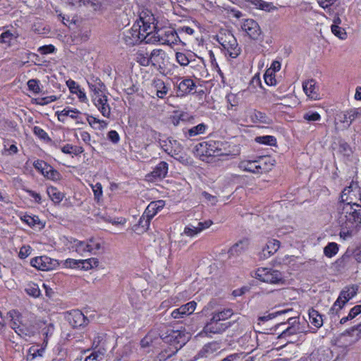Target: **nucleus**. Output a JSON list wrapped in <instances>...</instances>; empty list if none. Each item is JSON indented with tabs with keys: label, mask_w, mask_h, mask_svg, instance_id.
<instances>
[{
	"label": "nucleus",
	"mask_w": 361,
	"mask_h": 361,
	"mask_svg": "<svg viewBox=\"0 0 361 361\" xmlns=\"http://www.w3.org/2000/svg\"><path fill=\"white\" fill-rule=\"evenodd\" d=\"M355 331H357V338H360L361 337V323L359 324L357 326H355L352 328H350V329H348V330H345L343 334L342 335L343 336H346V335H348V336H353L354 334V332Z\"/></svg>",
	"instance_id": "680f3d73"
},
{
	"label": "nucleus",
	"mask_w": 361,
	"mask_h": 361,
	"mask_svg": "<svg viewBox=\"0 0 361 361\" xmlns=\"http://www.w3.org/2000/svg\"><path fill=\"white\" fill-rule=\"evenodd\" d=\"M238 319L233 322H222L220 320L212 317L210 320L205 324L203 331L205 334H220L226 331L229 327H231L235 322Z\"/></svg>",
	"instance_id": "0eeeda50"
},
{
	"label": "nucleus",
	"mask_w": 361,
	"mask_h": 361,
	"mask_svg": "<svg viewBox=\"0 0 361 361\" xmlns=\"http://www.w3.org/2000/svg\"><path fill=\"white\" fill-rule=\"evenodd\" d=\"M162 336H161L163 339H167V342H171L173 341L175 343L180 344V346L185 345L189 338V337L187 336L185 334L181 333L179 331H171V333L169 336L164 338Z\"/></svg>",
	"instance_id": "6ab92c4d"
},
{
	"label": "nucleus",
	"mask_w": 361,
	"mask_h": 361,
	"mask_svg": "<svg viewBox=\"0 0 361 361\" xmlns=\"http://www.w3.org/2000/svg\"><path fill=\"white\" fill-rule=\"evenodd\" d=\"M188 118V116L187 114L180 113L178 114H176L174 116H173L171 120H172V123L175 126H177L179 125L180 121H185Z\"/></svg>",
	"instance_id": "5fc2aeb1"
},
{
	"label": "nucleus",
	"mask_w": 361,
	"mask_h": 361,
	"mask_svg": "<svg viewBox=\"0 0 361 361\" xmlns=\"http://www.w3.org/2000/svg\"><path fill=\"white\" fill-rule=\"evenodd\" d=\"M248 245L249 242L247 239L241 240L230 248L228 253L230 255H238L246 250Z\"/></svg>",
	"instance_id": "393cba45"
},
{
	"label": "nucleus",
	"mask_w": 361,
	"mask_h": 361,
	"mask_svg": "<svg viewBox=\"0 0 361 361\" xmlns=\"http://www.w3.org/2000/svg\"><path fill=\"white\" fill-rule=\"evenodd\" d=\"M89 87L91 90L94 92V95L102 94H104V90H105L104 84L101 81L100 79L97 78L94 80V83H88Z\"/></svg>",
	"instance_id": "f704fd0d"
},
{
	"label": "nucleus",
	"mask_w": 361,
	"mask_h": 361,
	"mask_svg": "<svg viewBox=\"0 0 361 361\" xmlns=\"http://www.w3.org/2000/svg\"><path fill=\"white\" fill-rule=\"evenodd\" d=\"M240 168L243 169L244 171L254 173H261V171L259 170L261 166L258 165L257 160L241 162Z\"/></svg>",
	"instance_id": "c756f323"
},
{
	"label": "nucleus",
	"mask_w": 361,
	"mask_h": 361,
	"mask_svg": "<svg viewBox=\"0 0 361 361\" xmlns=\"http://www.w3.org/2000/svg\"><path fill=\"white\" fill-rule=\"evenodd\" d=\"M339 152L347 157H349L352 154V149L350 145L345 142H341L339 143Z\"/></svg>",
	"instance_id": "13d9d810"
},
{
	"label": "nucleus",
	"mask_w": 361,
	"mask_h": 361,
	"mask_svg": "<svg viewBox=\"0 0 361 361\" xmlns=\"http://www.w3.org/2000/svg\"><path fill=\"white\" fill-rule=\"evenodd\" d=\"M258 165L261 166L259 170L261 171V173L268 171L271 169V166L273 164L271 163V159L269 157H261L257 160Z\"/></svg>",
	"instance_id": "c9c22d12"
},
{
	"label": "nucleus",
	"mask_w": 361,
	"mask_h": 361,
	"mask_svg": "<svg viewBox=\"0 0 361 361\" xmlns=\"http://www.w3.org/2000/svg\"><path fill=\"white\" fill-rule=\"evenodd\" d=\"M300 328L299 326H289L286 328L281 334V337H286L287 336L294 335L300 333Z\"/></svg>",
	"instance_id": "3c124183"
},
{
	"label": "nucleus",
	"mask_w": 361,
	"mask_h": 361,
	"mask_svg": "<svg viewBox=\"0 0 361 361\" xmlns=\"http://www.w3.org/2000/svg\"><path fill=\"white\" fill-rule=\"evenodd\" d=\"M54 51H55V47L51 44L44 45V46L40 47L38 49V51L41 54H47L53 53V52H54Z\"/></svg>",
	"instance_id": "0e129e2a"
},
{
	"label": "nucleus",
	"mask_w": 361,
	"mask_h": 361,
	"mask_svg": "<svg viewBox=\"0 0 361 361\" xmlns=\"http://www.w3.org/2000/svg\"><path fill=\"white\" fill-rule=\"evenodd\" d=\"M39 83V81L38 80H29L27 83L29 90L33 92L34 93H39L41 91Z\"/></svg>",
	"instance_id": "603ef678"
},
{
	"label": "nucleus",
	"mask_w": 361,
	"mask_h": 361,
	"mask_svg": "<svg viewBox=\"0 0 361 361\" xmlns=\"http://www.w3.org/2000/svg\"><path fill=\"white\" fill-rule=\"evenodd\" d=\"M351 192L350 187L345 188L341 193V201L338 206L344 204H354L353 202V198L350 196V193Z\"/></svg>",
	"instance_id": "ea45409f"
},
{
	"label": "nucleus",
	"mask_w": 361,
	"mask_h": 361,
	"mask_svg": "<svg viewBox=\"0 0 361 361\" xmlns=\"http://www.w3.org/2000/svg\"><path fill=\"white\" fill-rule=\"evenodd\" d=\"M264 81L268 85H276V79L274 77V73L273 70L267 69L264 75Z\"/></svg>",
	"instance_id": "de8ad7c7"
},
{
	"label": "nucleus",
	"mask_w": 361,
	"mask_h": 361,
	"mask_svg": "<svg viewBox=\"0 0 361 361\" xmlns=\"http://www.w3.org/2000/svg\"><path fill=\"white\" fill-rule=\"evenodd\" d=\"M93 102L94 105L97 107L98 110L102 113V114L109 118L111 114V109L107 103V97L102 94H97L93 95Z\"/></svg>",
	"instance_id": "4468645a"
},
{
	"label": "nucleus",
	"mask_w": 361,
	"mask_h": 361,
	"mask_svg": "<svg viewBox=\"0 0 361 361\" xmlns=\"http://www.w3.org/2000/svg\"><path fill=\"white\" fill-rule=\"evenodd\" d=\"M280 243L277 240H269L266 246L262 249L260 252V257L262 259H267L274 255L279 248Z\"/></svg>",
	"instance_id": "dca6fc26"
},
{
	"label": "nucleus",
	"mask_w": 361,
	"mask_h": 361,
	"mask_svg": "<svg viewBox=\"0 0 361 361\" xmlns=\"http://www.w3.org/2000/svg\"><path fill=\"white\" fill-rule=\"evenodd\" d=\"M233 310L231 308H224L212 312V316H214L218 320L224 322L233 315Z\"/></svg>",
	"instance_id": "c85d7f7f"
},
{
	"label": "nucleus",
	"mask_w": 361,
	"mask_h": 361,
	"mask_svg": "<svg viewBox=\"0 0 361 361\" xmlns=\"http://www.w3.org/2000/svg\"><path fill=\"white\" fill-rule=\"evenodd\" d=\"M30 264L39 270L49 271L57 267L59 262L57 260L44 255L32 259Z\"/></svg>",
	"instance_id": "6e6552de"
},
{
	"label": "nucleus",
	"mask_w": 361,
	"mask_h": 361,
	"mask_svg": "<svg viewBox=\"0 0 361 361\" xmlns=\"http://www.w3.org/2000/svg\"><path fill=\"white\" fill-rule=\"evenodd\" d=\"M347 116L349 118L348 127L350 126L353 121L361 117V108L352 109L347 111Z\"/></svg>",
	"instance_id": "c03bdc74"
},
{
	"label": "nucleus",
	"mask_w": 361,
	"mask_h": 361,
	"mask_svg": "<svg viewBox=\"0 0 361 361\" xmlns=\"http://www.w3.org/2000/svg\"><path fill=\"white\" fill-rule=\"evenodd\" d=\"M361 313V305H355L353 307L348 313V318L350 319H354L356 317L358 314Z\"/></svg>",
	"instance_id": "69168bd1"
},
{
	"label": "nucleus",
	"mask_w": 361,
	"mask_h": 361,
	"mask_svg": "<svg viewBox=\"0 0 361 361\" xmlns=\"http://www.w3.org/2000/svg\"><path fill=\"white\" fill-rule=\"evenodd\" d=\"M80 264V260L73 259H67L64 262V265L66 267L69 268H75L77 267H79V264Z\"/></svg>",
	"instance_id": "774afa93"
},
{
	"label": "nucleus",
	"mask_w": 361,
	"mask_h": 361,
	"mask_svg": "<svg viewBox=\"0 0 361 361\" xmlns=\"http://www.w3.org/2000/svg\"><path fill=\"white\" fill-rule=\"evenodd\" d=\"M197 307V303L195 301H190L185 305H181L180 307L174 310L171 316L173 319L183 318L185 316L190 315L194 312Z\"/></svg>",
	"instance_id": "f8f14e48"
},
{
	"label": "nucleus",
	"mask_w": 361,
	"mask_h": 361,
	"mask_svg": "<svg viewBox=\"0 0 361 361\" xmlns=\"http://www.w3.org/2000/svg\"><path fill=\"white\" fill-rule=\"evenodd\" d=\"M178 39V32L173 28H159L150 38L147 39V43L157 42L162 44L171 45L176 44Z\"/></svg>",
	"instance_id": "7ed1b4c3"
},
{
	"label": "nucleus",
	"mask_w": 361,
	"mask_h": 361,
	"mask_svg": "<svg viewBox=\"0 0 361 361\" xmlns=\"http://www.w3.org/2000/svg\"><path fill=\"white\" fill-rule=\"evenodd\" d=\"M150 54L146 51H139L137 54V61L143 66H148L151 64V60L149 59Z\"/></svg>",
	"instance_id": "58836bf2"
},
{
	"label": "nucleus",
	"mask_w": 361,
	"mask_h": 361,
	"mask_svg": "<svg viewBox=\"0 0 361 361\" xmlns=\"http://www.w3.org/2000/svg\"><path fill=\"white\" fill-rule=\"evenodd\" d=\"M25 291L28 295H32L35 298H37L40 295V290L38 286L36 284H32L28 286V287L26 288Z\"/></svg>",
	"instance_id": "864d4df0"
},
{
	"label": "nucleus",
	"mask_w": 361,
	"mask_h": 361,
	"mask_svg": "<svg viewBox=\"0 0 361 361\" xmlns=\"http://www.w3.org/2000/svg\"><path fill=\"white\" fill-rule=\"evenodd\" d=\"M241 27L252 39H258L262 34L258 23L253 19H245Z\"/></svg>",
	"instance_id": "9b49d317"
},
{
	"label": "nucleus",
	"mask_w": 361,
	"mask_h": 361,
	"mask_svg": "<svg viewBox=\"0 0 361 361\" xmlns=\"http://www.w3.org/2000/svg\"><path fill=\"white\" fill-rule=\"evenodd\" d=\"M338 251V246L336 243H329L324 248V253L328 257H332Z\"/></svg>",
	"instance_id": "a19ab883"
},
{
	"label": "nucleus",
	"mask_w": 361,
	"mask_h": 361,
	"mask_svg": "<svg viewBox=\"0 0 361 361\" xmlns=\"http://www.w3.org/2000/svg\"><path fill=\"white\" fill-rule=\"evenodd\" d=\"M339 235L344 240L355 235L361 229V205L344 204L338 206Z\"/></svg>",
	"instance_id": "f257e3e1"
},
{
	"label": "nucleus",
	"mask_w": 361,
	"mask_h": 361,
	"mask_svg": "<svg viewBox=\"0 0 361 361\" xmlns=\"http://www.w3.org/2000/svg\"><path fill=\"white\" fill-rule=\"evenodd\" d=\"M257 6L259 9L266 11H271L274 10H276L277 8L274 5H273L272 3H269L262 0H259L258 3L257 4Z\"/></svg>",
	"instance_id": "8fccbe9b"
},
{
	"label": "nucleus",
	"mask_w": 361,
	"mask_h": 361,
	"mask_svg": "<svg viewBox=\"0 0 361 361\" xmlns=\"http://www.w3.org/2000/svg\"><path fill=\"white\" fill-rule=\"evenodd\" d=\"M310 321L312 325L319 329L323 325L322 315L318 311L311 309L309 311Z\"/></svg>",
	"instance_id": "cd10ccee"
},
{
	"label": "nucleus",
	"mask_w": 361,
	"mask_h": 361,
	"mask_svg": "<svg viewBox=\"0 0 361 361\" xmlns=\"http://www.w3.org/2000/svg\"><path fill=\"white\" fill-rule=\"evenodd\" d=\"M43 175L51 180H57L59 177V173L50 165L46 166L44 171H43Z\"/></svg>",
	"instance_id": "79ce46f5"
},
{
	"label": "nucleus",
	"mask_w": 361,
	"mask_h": 361,
	"mask_svg": "<svg viewBox=\"0 0 361 361\" xmlns=\"http://www.w3.org/2000/svg\"><path fill=\"white\" fill-rule=\"evenodd\" d=\"M88 241L89 252L96 255L101 252H103V247L100 242L94 240L90 239Z\"/></svg>",
	"instance_id": "e433bc0d"
},
{
	"label": "nucleus",
	"mask_w": 361,
	"mask_h": 361,
	"mask_svg": "<svg viewBox=\"0 0 361 361\" xmlns=\"http://www.w3.org/2000/svg\"><path fill=\"white\" fill-rule=\"evenodd\" d=\"M357 288L355 286L343 289L340 293L338 298L330 309V312L332 314H337L338 311L341 310L345 305L357 294Z\"/></svg>",
	"instance_id": "423d86ee"
},
{
	"label": "nucleus",
	"mask_w": 361,
	"mask_h": 361,
	"mask_svg": "<svg viewBox=\"0 0 361 361\" xmlns=\"http://www.w3.org/2000/svg\"><path fill=\"white\" fill-rule=\"evenodd\" d=\"M183 233L187 236L194 237L195 235L200 233V232L198 231L197 227L193 226L192 224H189L185 226Z\"/></svg>",
	"instance_id": "4d7b16f0"
},
{
	"label": "nucleus",
	"mask_w": 361,
	"mask_h": 361,
	"mask_svg": "<svg viewBox=\"0 0 361 361\" xmlns=\"http://www.w3.org/2000/svg\"><path fill=\"white\" fill-rule=\"evenodd\" d=\"M66 319L73 328L85 326L89 322L83 313L78 310H73L68 312Z\"/></svg>",
	"instance_id": "1a4fd4ad"
},
{
	"label": "nucleus",
	"mask_w": 361,
	"mask_h": 361,
	"mask_svg": "<svg viewBox=\"0 0 361 361\" xmlns=\"http://www.w3.org/2000/svg\"><path fill=\"white\" fill-rule=\"evenodd\" d=\"M332 33L341 39H345L347 37V33L345 29L340 26L332 25L331 26Z\"/></svg>",
	"instance_id": "a18cd8bd"
},
{
	"label": "nucleus",
	"mask_w": 361,
	"mask_h": 361,
	"mask_svg": "<svg viewBox=\"0 0 361 361\" xmlns=\"http://www.w3.org/2000/svg\"><path fill=\"white\" fill-rule=\"evenodd\" d=\"M92 188L94 192V199L98 202L102 196V186L100 183H97L95 185H92Z\"/></svg>",
	"instance_id": "bf43d9fd"
},
{
	"label": "nucleus",
	"mask_w": 361,
	"mask_h": 361,
	"mask_svg": "<svg viewBox=\"0 0 361 361\" xmlns=\"http://www.w3.org/2000/svg\"><path fill=\"white\" fill-rule=\"evenodd\" d=\"M22 220L31 227L35 226L37 224L39 223V219L38 216H31L29 215H25L22 218Z\"/></svg>",
	"instance_id": "052dcab7"
},
{
	"label": "nucleus",
	"mask_w": 361,
	"mask_h": 361,
	"mask_svg": "<svg viewBox=\"0 0 361 361\" xmlns=\"http://www.w3.org/2000/svg\"><path fill=\"white\" fill-rule=\"evenodd\" d=\"M255 140L257 143L270 146H275L276 145V139L272 135L257 136Z\"/></svg>",
	"instance_id": "4c0bfd02"
},
{
	"label": "nucleus",
	"mask_w": 361,
	"mask_h": 361,
	"mask_svg": "<svg viewBox=\"0 0 361 361\" xmlns=\"http://www.w3.org/2000/svg\"><path fill=\"white\" fill-rule=\"evenodd\" d=\"M66 85L68 87L70 92L72 94H77L80 102H86L87 101L85 93L80 89V86L74 80L69 79L66 82Z\"/></svg>",
	"instance_id": "aec40b11"
},
{
	"label": "nucleus",
	"mask_w": 361,
	"mask_h": 361,
	"mask_svg": "<svg viewBox=\"0 0 361 361\" xmlns=\"http://www.w3.org/2000/svg\"><path fill=\"white\" fill-rule=\"evenodd\" d=\"M195 87V85L192 79L183 80L178 85V91L182 94L190 93Z\"/></svg>",
	"instance_id": "a878e982"
},
{
	"label": "nucleus",
	"mask_w": 361,
	"mask_h": 361,
	"mask_svg": "<svg viewBox=\"0 0 361 361\" xmlns=\"http://www.w3.org/2000/svg\"><path fill=\"white\" fill-rule=\"evenodd\" d=\"M159 145L161 149L172 157L178 155L183 149L177 140L171 138L160 140Z\"/></svg>",
	"instance_id": "9d476101"
},
{
	"label": "nucleus",
	"mask_w": 361,
	"mask_h": 361,
	"mask_svg": "<svg viewBox=\"0 0 361 361\" xmlns=\"http://www.w3.org/2000/svg\"><path fill=\"white\" fill-rule=\"evenodd\" d=\"M302 88L305 94L310 98L317 99L318 98L319 87L314 79L308 80L302 83Z\"/></svg>",
	"instance_id": "2eb2a0df"
},
{
	"label": "nucleus",
	"mask_w": 361,
	"mask_h": 361,
	"mask_svg": "<svg viewBox=\"0 0 361 361\" xmlns=\"http://www.w3.org/2000/svg\"><path fill=\"white\" fill-rule=\"evenodd\" d=\"M250 118L254 123H262L267 125L272 123V119L265 113L259 111L254 110Z\"/></svg>",
	"instance_id": "5701e85b"
},
{
	"label": "nucleus",
	"mask_w": 361,
	"mask_h": 361,
	"mask_svg": "<svg viewBox=\"0 0 361 361\" xmlns=\"http://www.w3.org/2000/svg\"><path fill=\"white\" fill-rule=\"evenodd\" d=\"M47 194L49 197L51 198V200L54 203H59L62 201L63 198V194L61 192H59L56 188L54 187H49L47 188Z\"/></svg>",
	"instance_id": "72a5a7b5"
},
{
	"label": "nucleus",
	"mask_w": 361,
	"mask_h": 361,
	"mask_svg": "<svg viewBox=\"0 0 361 361\" xmlns=\"http://www.w3.org/2000/svg\"><path fill=\"white\" fill-rule=\"evenodd\" d=\"M166 54L162 49H154L150 53L151 64L158 69L163 68L166 63Z\"/></svg>",
	"instance_id": "ddd939ff"
},
{
	"label": "nucleus",
	"mask_w": 361,
	"mask_h": 361,
	"mask_svg": "<svg viewBox=\"0 0 361 361\" xmlns=\"http://www.w3.org/2000/svg\"><path fill=\"white\" fill-rule=\"evenodd\" d=\"M141 25V32L144 33L146 35L145 42H147V39L150 38L153 34L159 29L157 25H152V24H145L140 23Z\"/></svg>",
	"instance_id": "473e14b6"
},
{
	"label": "nucleus",
	"mask_w": 361,
	"mask_h": 361,
	"mask_svg": "<svg viewBox=\"0 0 361 361\" xmlns=\"http://www.w3.org/2000/svg\"><path fill=\"white\" fill-rule=\"evenodd\" d=\"M190 56L191 55H187L182 52H176V59L177 62L182 66H186L190 62Z\"/></svg>",
	"instance_id": "37998d69"
},
{
	"label": "nucleus",
	"mask_w": 361,
	"mask_h": 361,
	"mask_svg": "<svg viewBox=\"0 0 361 361\" xmlns=\"http://www.w3.org/2000/svg\"><path fill=\"white\" fill-rule=\"evenodd\" d=\"M122 35V40L130 47L137 44L146 39V35L141 32L140 23H135L130 29L123 32Z\"/></svg>",
	"instance_id": "20e7f679"
},
{
	"label": "nucleus",
	"mask_w": 361,
	"mask_h": 361,
	"mask_svg": "<svg viewBox=\"0 0 361 361\" xmlns=\"http://www.w3.org/2000/svg\"><path fill=\"white\" fill-rule=\"evenodd\" d=\"M71 247L80 255H84L85 253L89 252L88 241H80L77 239H73L71 241Z\"/></svg>",
	"instance_id": "b1692460"
},
{
	"label": "nucleus",
	"mask_w": 361,
	"mask_h": 361,
	"mask_svg": "<svg viewBox=\"0 0 361 361\" xmlns=\"http://www.w3.org/2000/svg\"><path fill=\"white\" fill-rule=\"evenodd\" d=\"M135 23H148L154 25H157V20L151 11H147L145 12H142L140 16V20H137Z\"/></svg>",
	"instance_id": "2f4dec72"
},
{
	"label": "nucleus",
	"mask_w": 361,
	"mask_h": 361,
	"mask_svg": "<svg viewBox=\"0 0 361 361\" xmlns=\"http://www.w3.org/2000/svg\"><path fill=\"white\" fill-rule=\"evenodd\" d=\"M151 219V218L145 216V213L144 212L139 219L138 226L141 227L144 231L147 230L149 226Z\"/></svg>",
	"instance_id": "6e6d98bb"
},
{
	"label": "nucleus",
	"mask_w": 361,
	"mask_h": 361,
	"mask_svg": "<svg viewBox=\"0 0 361 361\" xmlns=\"http://www.w3.org/2000/svg\"><path fill=\"white\" fill-rule=\"evenodd\" d=\"M9 317L11 319L10 326L18 334L21 335L24 334L23 329L20 327V324H21V314L16 311L12 310L8 312Z\"/></svg>",
	"instance_id": "f3484780"
},
{
	"label": "nucleus",
	"mask_w": 361,
	"mask_h": 361,
	"mask_svg": "<svg viewBox=\"0 0 361 361\" xmlns=\"http://www.w3.org/2000/svg\"><path fill=\"white\" fill-rule=\"evenodd\" d=\"M217 41L222 46L231 58L235 59L240 54L241 49L238 46L237 39L229 31H224L217 35Z\"/></svg>",
	"instance_id": "f03ea898"
},
{
	"label": "nucleus",
	"mask_w": 361,
	"mask_h": 361,
	"mask_svg": "<svg viewBox=\"0 0 361 361\" xmlns=\"http://www.w3.org/2000/svg\"><path fill=\"white\" fill-rule=\"evenodd\" d=\"M169 165L166 161H161L158 165L154 168L153 171L150 175L148 176L149 178L152 177L154 179H162L165 178L168 173ZM149 180H152L149 178Z\"/></svg>",
	"instance_id": "a211bd4d"
},
{
	"label": "nucleus",
	"mask_w": 361,
	"mask_h": 361,
	"mask_svg": "<svg viewBox=\"0 0 361 361\" xmlns=\"http://www.w3.org/2000/svg\"><path fill=\"white\" fill-rule=\"evenodd\" d=\"M164 206L163 200H159L150 202L145 210V216L152 219Z\"/></svg>",
	"instance_id": "412c9836"
},
{
	"label": "nucleus",
	"mask_w": 361,
	"mask_h": 361,
	"mask_svg": "<svg viewBox=\"0 0 361 361\" xmlns=\"http://www.w3.org/2000/svg\"><path fill=\"white\" fill-rule=\"evenodd\" d=\"M79 113V111L76 109L66 108L61 111H57L56 114L58 116V119L61 122H64L66 117L70 116L72 118H76V114Z\"/></svg>",
	"instance_id": "7c9ffc66"
},
{
	"label": "nucleus",
	"mask_w": 361,
	"mask_h": 361,
	"mask_svg": "<svg viewBox=\"0 0 361 361\" xmlns=\"http://www.w3.org/2000/svg\"><path fill=\"white\" fill-rule=\"evenodd\" d=\"M257 278L265 283L280 284L283 283L282 274L270 268H259L256 271Z\"/></svg>",
	"instance_id": "39448f33"
},
{
	"label": "nucleus",
	"mask_w": 361,
	"mask_h": 361,
	"mask_svg": "<svg viewBox=\"0 0 361 361\" xmlns=\"http://www.w3.org/2000/svg\"><path fill=\"white\" fill-rule=\"evenodd\" d=\"M207 129V126L204 123H200L187 130L185 133V137L188 138L204 134Z\"/></svg>",
	"instance_id": "bb28decb"
},
{
	"label": "nucleus",
	"mask_w": 361,
	"mask_h": 361,
	"mask_svg": "<svg viewBox=\"0 0 361 361\" xmlns=\"http://www.w3.org/2000/svg\"><path fill=\"white\" fill-rule=\"evenodd\" d=\"M303 119L307 122L319 121L321 120V116L316 111H309L304 114Z\"/></svg>",
	"instance_id": "49530a36"
},
{
	"label": "nucleus",
	"mask_w": 361,
	"mask_h": 361,
	"mask_svg": "<svg viewBox=\"0 0 361 361\" xmlns=\"http://www.w3.org/2000/svg\"><path fill=\"white\" fill-rule=\"evenodd\" d=\"M34 133L37 135L39 138L45 140L48 138L47 133L40 127L35 126L33 129Z\"/></svg>",
	"instance_id": "338daca9"
},
{
	"label": "nucleus",
	"mask_w": 361,
	"mask_h": 361,
	"mask_svg": "<svg viewBox=\"0 0 361 361\" xmlns=\"http://www.w3.org/2000/svg\"><path fill=\"white\" fill-rule=\"evenodd\" d=\"M32 248L30 246H23L19 252L18 256L21 259H25L31 254Z\"/></svg>",
	"instance_id": "e2e57ef3"
},
{
	"label": "nucleus",
	"mask_w": 361,
	"mask_h": 361,
	"mask_svg": "<svg viewBox=\"0 0 361 361\" xmlns=\"http://www.w3.org/2000/svg\"><path fill=\"white\" fill-rule=\"evenodd\" d=\"M152 87L156 92V95L161 99L164 98L169 92V87L166 86L164 82L161 79L154 80Z\"/></svg>",
	"instance_id": "4be33fe9"
},
{
	"label": "nucleus",
	"mask_w": 361,
	"mask_h": 361,
	"mask_svg": "<svg viewBox=\"0 0 361 361\" xmlns=\"http://www.w3.org/2000/svg\"><path fill=\"white\" fill-rule=\"evenodd\" d=\"M13 38H16V37H14L13 34L9 30H6L0 35V43H4L10 45L11 42Z\"/></svg>",
	"instance_id": "09e8293b"
}]
</instances>
